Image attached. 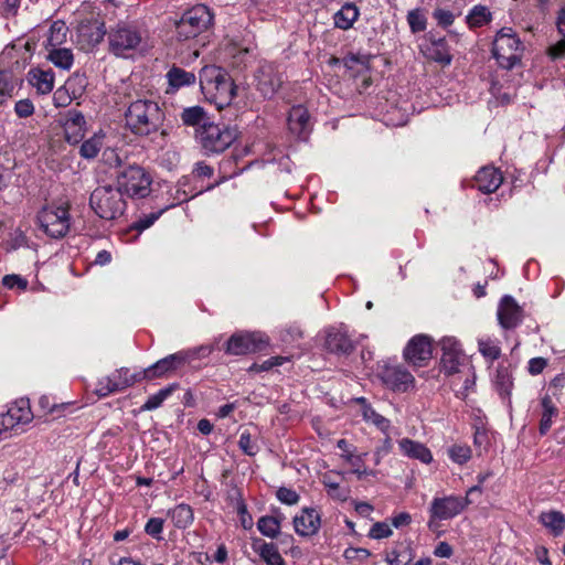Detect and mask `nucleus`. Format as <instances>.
I'll use <instances>...</instances> for the list:
<instances>
[{
    "mask_svg": "<svg viewBox=\"0 0 565 565\" xmlns=\"http://www.w3.org/2000/svg\"><path fill=\"white\" fill-rule=\"evenodd\" d=\"M109 52L118 57H130L148 46L149 30L143 21H119L107 32Z\"/></svg>",
    "mask_w": 565,
    "mask_h": 565,
    "instance_id": "nucleus-1",
    "label": "nucleus"
},
{
    "mask_svg": "<svg viewBox=\"0 0 565 565\" xmlns=\"http://www.w3.org/2000/svg\"><path fill=\"white\" fill-rule=\"evenodd\" d=\"M125 120L134 135L146 137L160 130L164 121V113L153 100L137 99L128 106Z\"/></svg>",
    "mask_w": 565,
    "mask_h": 565,
    "instance_id": "nucleus-2",
    "label": "nucleus"
},
{
    "mask_svg": "<svg viewBox=\"0 0 565 565\" xmlns=\"http://www.w3.org/2000/svg\"><path fill=\"white\" fill-rule=\"evenodd\" d=\"M89 205L104 220H115L126 210L124 193L118 186H97L90 194Z\"/></svg>",
    "mask_w": 565,
    "mask_h": 565,
    "instance_id": "nucleus-3",
    "label": "nucleus"
},
{
    "mask_svg": "<svg viewBox=\"0 0 565 565\" xmlns=\"http://www.w3.org/2000/svg\"><path fill=\"white\" fill-rule=\"evenodd\" d=\"M195 138L205 153H220L236 140L237 131L230 126L209 121L196 128Z\"/></svg>",
    "mask_w": 565,
    "mask_h": 565,
    "instance_id": "nucleus-4",
    "label": "nucleus"
},
{
    "mask_svg": "<svg viewBox=\"0 0 565 565\" xmlns=\"http://www.w3.org/2000/svg\"><path fill=\"white\" fill-rule=\"evenodd\" d=\"M38 222L50 237H64L71 226L70 204L66 201H60L43 206L38 213Z\"/></svg>",
    "mask_w": 565,
    "mask_h": 565,
    "instance_id": "nucleus-5",
    "label": "nucleus"
},
{
    "mask_svg": "<svg viewBox=\"0 0 565 565\" xmlns=\"http://www.w3.org/2000/svg\"><path fill=\"white\" fill-rule=\"evenodd\" d=\"M523 43L511 28H502L495 35L492 54L499 65L505 70L513 68L521 62Z\"/></svg>",
    "mask_w": 565,
    "mask_h": 565,
    "instance_id": "nucleus-6",
    "label": "nucleus"
},
{
    "mask_svg": "<svg viewBox=\"0 0 565 565\" xmlns=\"http://www.w3.org/2000/svg\"><path fill=\"white\" fill-rule=\"evenodd\" d=\"M213 22V13L205 4H196L186 10L175 23L178 41L195 39L206 31Z\"/></svg>",
    "mask_w": 565,
    "mask_h": 565,
    "instance_id": "nucleus-7",
    "label": "nucleus"
},
{
    "mask_svg": "<svg viewBox=\"0 0 565 565\" xmlns=\"http://www.w3.org/2000/svg\"><path fill=\"white\" fill-rule=\"evenodd\" d=\"M151 175L139 166H128L117 175V186L131 199H143L151 192Z\"/></svg>",
    "mask_w": 565,
    "mask_h": 565,
    "instance_id": "nucleus-8",
    "label": "nucleus"
},
{
    "mask_svg": "<svg viewBox=\"0 0 565 565\" xmlns=\"http://www.w3.org/2000/svg\"><path fill=\"white\" fill-rule=\"evenodd\" d=\"M200 85L203 92L230 103L235 95V87L222 68L205 66L200 72Z\"/></svg>",
    "mask_w": 565,
    "mask_h": 565,
    "instance_id": "nucleus-9",
    "label": "nucleus"
},
{
    "mask_svg": "<svg viewBox=\"0 0 565 565\" xmlns=\"http://www.w3.org/2000/svg\"><path fill=\"white\" fill-rule=\"evenodd\" d=\"M471 501L468 498L447 495L434 498L429 507L428 526L433 529L438 521L450 520L460 514Z\"/></svg>",
    "mask_w": 565,
    "mask_h": 565,
    "instance_id": "nucleus-10",
    "label": "nucleus"
},
{
    "mask_svg": "<svg viewBox=\"0 0 565 565\" xmlns=\"http://www.w3.org/2000/svg\"><path fill=\"white\" fill-rule=\"evenodd\" d=\"M142 380L141 371L130 373L129 369L120 367L115 370L111 374L99 379L95 387V393L99 397H106L113 393L121 392Z\"/></svg>",
    "mask_w": 565,
    "mask_h": 565,
    "instance_id": "nucleus-11",
    "label": "nucleus"
},
{
    "mask_svg": "<svg viewBox=\"0 0 565 565\" xmlns=\"http://www.w3.org/2000/svg\"><path fill=\"white\" fill-rule=\"evenodd\" d=\"M269 343L268 338L260 332L234 333L226 342L225 351L232 355H244L264 350Z\"/></svg>",
    "mask_w": 565,
    "mask_h": 565,
    "instance_id": "nucleus-12",
    "label": "nucleus"
},
{
    "mask_svg": "<svg viewBox=\"0 0 565 565\" xmlns=\"http://www.w3.org/2000/svg\"><path fill=\"white\" fill-rule=\"evenodd\" d=\"M440 347L443 351L440 359L441 372L446 375L461 373V367H467V365L459 342L455 338L447 337L440 341Z\"/></svg>",
    "mask_w": 565,
    "mask_h": 565,
    "instance_id": "nucleus-13",
    "label": "nucleus"
},
{
    "mask_svg": "<svg viewBox=\"0 0 565 565\" xmlns=\"http://www.w3.org/2000/svg\"><path fill=\"white\" fill-rule=\"evenodd\" d=\"M190 362V352L179 351L170 354L141 371L143 380H153L175 372Z\"/></svg>",
    "mask_w": 565,
    "mask_h": 565,
    "instance_id": "nucleus-14",
    "label": "nucleus"
},
{
    "mask_svg": "<svg viewBox=\"0 0 565 565\" xmlns=\"http://www.w3.org/2000/svg\"><path fill=\"white\" fill-rule=\"evenodd\" d=\"M404 358L415 367L425 366L433 358L431 339L425 334L413 337L404 349Z\"/></svg>",
    "mask_w": 565,
    "mask_h": 565,
    "instance_id": "nucleus-15",
    "label": "nucleus"
},
{
    "mask_svg": "<svg viewBox=\"0 0 565 565\" xmlns=\"http://www.w3.org/2000/svg\"><path fill=\"white\" fill-rule=\"evenodd\" d=\"M256 89L264 98H271L282 84L277 66L274 63H263L255 74Z\"/></svg>",
    "mask_w": 565,
    "mask_h": 565,
    "instance_id": "nucleus-16",
    "label": "nucleus"
},
{
    "mask_svg": "<svg viewBox=\"0 0 565 565\" xmlns=\"http://www.w3.org/2000/svg\"><path fill=\"white\" fill-rule=\"evenodd\" d=\"M105 24L97 19L82 21L77 26V43L84 51L97 46L107 34Z\"/></svg>",
    "mask_w": 565,
    "mask_h": 565,
    "instance_id": "nucleus-17",
    "label": "nucleus"
},
{
    "mask_svg": "<svg viewBox=\"0 0 565 565\" xmlns=\"http://www.w3.org/2000/svg\"><path fill=\"white\" fill-rule=\"evenodd\" d=\"M497 317L501 328L510 330L522 323L524 311L512 296L505 295L499 302Z\"/></svg>",
    "mask_w": 565,
    "mask_h": 565,
    "instance_id": "nucleus-18",
    "label": "nucleus"
},
{
    "mask_svg": "<svg viewBox=\"0 0 565 565\" xmlns=\"http://www.w3.org/2000/svg\"><path fill=\"white\" fill-rule=\"evenodd\" d=\"M386 387L394 392L405 393L415 386L414 376L403 366H386L381 374Z\"/></svg>",
    "mask_w": 565,
    "mask_h": 565,
    "instance_id": "nucleus-19",
    "label": "nucleus"
},
{
    "mask_svg": "<svg viewBox=\"0 0 565 565\" xmlns=\"http://www.w3.org/2000/svg\"><path fill=\"white\" fill-rule=\"evenodd\" d=\"M1 425L7 426L8 429H13L20 424H28L32 420L33 414L30 407L29 399L15 401L4 414H0Z\"/></svg>",
    "mask_w": 565,
    "mask_h": 565,
    "instance_id": "nucleus-20",
    "label": "nucleus"
},
{
    "mask_svg": "<svg viewBox=\"0 0 565 565\" xmlns=\"http://www.w3.org/2000/svg\"><path fill=\"white\" fill-rule=\"evenodd\" d=\"M288 129L299 139H307L311 131V121L308 109L302 105L292 106L288 114Z\"/></svg>",
    "mask_w": 565,
    "mask_h": 565,
    "instance_id": "nucleus-21",
    "label": "nucleus"
},
{
    "mask_svg": "<svg viewBox=\"0 0 565 565\" xmlns=\"http://www.w3.org/2000/svg\"><path fill=\"white\" fill-rule=\"evenodd\" d=\"M85 124L83 114L76 109H70L64 114L62 125L67 142L78 143L83 139Z\"/></svg>",
    "mask_w": 565,
    "mask_h": 565,
    "instance_id": "nucleus-22",
    "label": "nucleus"
},
{
    "mask_svg": "<svg viewBox=\"0 0 565 565\" xmlns=\"http://www.w3.org/2000/svg\"><path fill=\"white\" fill-rule=\"evenodd\" d=\"M320 524V514L312 508H305L300 514L294 518L295 531L301 536H311L316 534Z\"/></svg>",
    "mask_w": 565,
    "mask_h": 565,
    "instance_id": "nucleus-23",
    "label": "nucleus"
},
{
    "mask_svg": "<svg viewBox=\"0 0 565 565\" xmlns=\"http://www.w3.org/2000/svg\"><path fill=\"white\" fill-rule=\"evenodd\" d=\"M324 345L328 351L337 354H349L354 349L347 331L338 328L327 329Z\"/></svg>",
    "mask_w": 565,
    "mask_h": 565,
    "instance_id": "nucleus-24",
    "label": "nucleus"
},
{
    "mask_svg": "<svg viewBox=\"0 0 565 565\" xmlns=\"http://www.w3.org/2000/svg\"><path fill=\"white\" fill-rule=\"evenodd\" d=\"M423 52L428 60L443 66L449 65L452 61V55L445 38L431 39L424 45Z\"/></svg>",
    "mask_w": 565,
    "mask_h": 565,
    "instance_id": "nucleus-25",
    "label": "nucleus"
},
{
    "mask_svg": "<svg viewBox=\"0 0 565 565\" xmlns=\"http://www.w3.org/2000/svg\"><path fill=\"white\" fill-rule=\"evenodd\" d=\"M166 78L168 82L167 94H173L183 87L193 86L196 82V76L193 72L185 71L177 65L170 67Z\"/></svg>",
    "mask_w": 565,
    "mask_h": 565,
    "instance_id": "nucleus-26",
    "label": "nucleus"
},
{
    "mask_svg": "<svg viewBox=\"0 0 565 565\" xmlns=\"http://www.w3.org/2000/svg\"><path fill=\"white\" fill-rule=\"evenodd\" d=\"M503 181L501 172L493 167L481 168L475 178L476 186L483 193H493Z\"/></svg>",
    "mask_w": 565,
    "mask_h": 565,
    "instance_id": "nucleus-27",
    "label": "nucleus"
},
{
    "mask_svg": "<svg viewBox=\"0 0 565 565\" xmlns=\"http://www.w3.org/2000/svg\"><path fill=\"white\" fill-rule=\"evenodd\" d=\"M337 447L342 450L341 457L353 467L352 472L356 475L359 479H363L365 476H374V471L363 466V455H354L352 449L345 439H339Z\"/></svg>",
    "mask_w": 565,
    "mask_h": 565,
    "instance_id": "nucleus-28",
    "label": "nucleus"
},
{
    "mask_svg": "<svg viewBox=\"0 0 565 565\" xmlns=\"http://www.w3.org/2000/svg\"><path fill=\"white\" fill-rule=\"evenodd\" d=\"M398 446L403 455L409 458L417 459L423 463H429L433 460L431 451L424 444L409 438H402Z\"/></svg>",
    "mask_w": 565,
    "mask_h": 565,
    "instance_id": "nucleus-29",
    "label": "nucleus"
},
{
    "mask_svg": "<svg viewBox=\"0 0 565 565\" xmlns=\"http://www.w3.org/2000/svg\"><path fill=\"white\" fill-rule=\"evenodd\" d=\"M29 82L40 94H47L54 86V73L34 68L29 72Z\"/></svg>",
    "mask_w": 565,
    "mask_h": 565,
    "instance_id": "nucleus-30",
    "label": "nucleus"
},
{
    "mask_svg": "<svg viewBox=\"0 0 565 565\" xmlns=\"http://www.w3.org/2000/svg\"><path fill=\"white\" fill-rule=\"evenodd\" d=\"M539 521L553 536H559L565 530V514L561 511L551 510L542 512Z\"/></svg>",
    "mask_w": 565,
    "mask_h": 565,
    "instance_id": "nucleus-31",
    "label": "nucleus"
},
{
    "mask_svg": "<svg viewBox=\"0 0 565 565\" xmlns=\"http://www.w3.org/2000/svg\"><path fill=\"white\" fill-rule=\"evenodd\" d=\"M46 58L57 68L68 71L74 64V54L71 49L67 47H54L46 50Z\"/></svg>",
    "mask_w": 565,
    "mask_h": 565,
    "instance_id": "nucleus-32",
    "label": "nucleus"
},
{
    "mask_svg": "<svg viewBox=\"0 0 565 565\" xmlns=\"http://www.w3.org/2000/svg\"><path fill=\"white\" fill-rule=\"evenodd\" d=\"M359 9L355 4L348 2L334 14V25L342 30H349L359 18Z\"/></svg>",
    "mask_w": 565,
    "mask_h": 565,
    "instance_id": "nucleus-33",
    "label": "nucleus"
},
{
    "mask_svg": "<svg viewBox=\"0 0 565 565\" xmlns=\"http://www.w3.org/2000/svg\"><path fill=\"white\" fill-rule=\"evenodd\" d=\"M356 401L362 404L361 412L364 420L372 423L382 433L387 434L391 427L390 420L384 416L380 415L374 408H372L371 405L366 403V399L364 397H359Z\"/></svg>",
    "mask_w": 565,
    "mask_h": 565,
    "instance_id": "nucleus-34",
    "label": "nucleus"
},
{
    "mask_svg": "<svg viewBox=\"0 0 565 565\" xmlns=\"http://www.w3.org/2000/svg\"><path fill=\"white\" fill-rule=\"evenodd\" d=\"M180 119L184 126L201 127L204 122H209L206 111L201 106H191L184 108L180 114Z\"/></svg>",
    "mask_w": 565,
    "mask_h": 565,
    "instance_id": "nucleus-35",
    "label": "nucleus"
},
{
    "mask_svg": "<svg viewBox=\"0 0 565 565\" xmlns=\"http://www.w3.org/2000/svg\"><path fill=\"white\" fill-rule=\"evenodd\" d=\"M105 134L99 130L86 139L79 147V154L85 159H94L104 148Z\"/></svg>",
    "mask_w": 565,
    "mask_h": 565,
    "instance_id": "nucleus-36",
    "label": "nucleus"
},
{
    "mask_svg": "<svg viewBox=\"0 0 565 565\" xmlns=\"http://www.w3.org/2000/svg\"><path fill=\"white\" fill-rule=\"evenodd\" d=\"M68 28L63 21H54L49 30L45 49L60 47L66 41Z\"/></svg>",
    "mask_w": 565,
    "mask_h": 565,
    "instance_id": "nucleus-37",
    "label": "nucleus"
},
{
    "mask_svg": "<svg viewBox=\"0 0 565 565\" xmlns=\"http://www.w3.org/2000/svg\"><path fill=\"white\" fill-rule=\"evenodd\" d=\"M494 387L503 398H509L513 387L512 373L508 367L499 366L494 376Z\"/></svg>",
    "mask_w": 565,
    "mask_h": 565,
    "instance_id": "nucleus-38",
    "label": "nucleus"
},
{
    "mask_svg": "<svg viewBox=\"0 0 565 565\" xmlns=\"http://www.w3.org/2000/svg\"><path fill=\"white\" fill-rule=\"evenodd\" d=\"M541 404L543 413L540 420V433L541 435H545L550 430L553 423V418L557 416L558 411L553 404L550 396L543 397Z\"/></svg>",
    "mask_w": 565,
    "mask_h": 565,
    "instance_id": "nucleus-39",
    "label": "nucleus"
},
{
    "mask_svg": "<svg viewBox=\"0 0 565 565\" xmlns=\"http://www.w3.org/2000/svg\"><path fill=\"white\" fill-rule=\"evenodd\" d=\"M173 524L179 529H185L193 522V511L190 505L181 503L169 512Z\"/></svg>",
    "mask_w": 565,
    "mask_h": 565,
    "instance_id": "nucleus-40",
    "label": "nucleus"
},
{
    "mask_svg": "<svg viewBox=\"0 0 565 565\" xmlns=\"http://www.w3.org/2000/svg\"><path fill=\"white\" fill-rule=\"evenodd\" d=\"M414 557L412 547L407 544H401L398 548L393 550L386 556V562L390 565H407Z\"/></svg>",
    "mask_w": 565,
    "mask_h": 565,
    "instance_id": "nucleus-41",
    "label": "nucleus"
},
{
    "mask_svg": "<svg viewBox=\"0 0 565 565\" xmlns=\"http://www.w3.org/2000/svg\"><path fill=\"white\" fill-rule=\"evenodd\" d=\"M258 553L267 565H285V561L274 543L263 542L258 548Z\"/></svg>",
    "mask_w": 565,
    "mask_h": 565,
    "instance_id": "nucleus-42",
    "label": "nucleus"
},
{
    "mask_svg": "<svg viewBox=\"0 0 565 565\" xmlns=\"http://www.w3.org/2000/svg\"><path fill=\"white\" fill-rule=\"evenodd\" d=\"M74 79H68L64 86L58 87L53 94V103L56 107H66L76 97V92L71 90Z\"/></svg>",
    "mask_w": 565,
    "mask_h": 565,
    "instance_id": "nucleus-43",
    "label": "nucleus"
},
{
    "mask_svg": "<svg viewBox=\"0 0 565 565\" xmlns=\"http://www.w3.org/2000/svg\"><path fill=\"white\" fill-rule=\"evenodd\" d=\"M258 531L270 539H275L280 532V522L269 515L262 516L257 522Z\"/></svg>",
    "mask_w": 565,
    "mask_h": 565,
    "instance_id": "nucleus-44",
    "label": "nucleus"
},
{
    "mask_svg": "<svg viewBox=\"0 0 565 565\" xmlns=\"http://www.w3.org/2000/svg\"><path fill=\"white\" fill-rule=\"evenodd\" d=\"M466 21L471 28H479L490 21V12L483 6H475L468 15Z\"/></svg>",
    "mask_w": 565,
    "mask_h": 565,
    "instance_id": "nucleus-45",
    "label": "nucleus"
},
{
    "mask_svg": "<svg viewBox=\"0 0 565 565\" xmlns=\"http://www.w3.org/2000/svg\"><path fill=\"white\" fill-rule=\"evenodd\" d=\"M322 483L327 488V492L329 497L339 501H347L350 497L349 488H341L338 482L332 481L329 475H324L322 478Z\"/></svg>",
    "mask_w": 565,
    "mask_h": 565,
    "instance_id": "nucleus-46",
    "label": "nucleus"
},
{
    "mask_svg": "<svg viewBox=\"0 0 565 565\" xmlns=\"http://www.w3.org/2000/svg\"><path fill=\"white\" fill-rule=\"evenodd\" d=\"M303 337V331L298 323H289L279 330V339L286 344L298 342Z\"/></svg>",
    "mask_w": 565,
    "mask_h": 565,
    "instance_id": "nucleus-47",
    "label": "nucleus"
},
{
    "mask_svg": "<svg viewBox=\"0 0 565 565\" xmlns=\"http://www.w3.org/2000/svg\"><path fill=\"white\" fill-rule=\"evenodd\" d=\"M15 83L11 73L0 71V105L12 97Z\"/></svg>",
    "mask_w": 565,
    "mask_h": 565,
    "instance_id": "nucleus-48",
    "label": "nucleus"
},
{
    "mask_svg": "<svg viewBox=\"0 0 565 565\" xmlns=\"http://www.w3.org/2000/svg\"><path fill=\"white\" fill-rule=\"evenodd\" d=\"M175 385H170L160 390L158 393L148 397L147 402L142 405L143 411H153L162 405V403L171 395Z\"/></svg>",
    "mask_w": 565,
    "mask_h": 565,
    "instance_id": "nucleus-49",
    "label": "nucleus"
},
{
    "mask_svg": "<svg viewBox=\"0 0 565 565\" xmlns=\"http://www.w3.org/2000/svg\"><path fill=\"white\" fill-rule=\"evenodd\" d=\"M407 22L413 33L423 32L427 28V19L420 9H413L408 11Z\"/></svg>",
    "mask_w": 565,
    "mask_h": 565,
    "instance_id": "nucleus-50",
    "label": "nucleus"
},
{
    "mask_svg": "<svg viewBox=\"0 0 565 565\" xmlns=\"http://www.w3.org/2000/svg\"><path fill=\"white\" fill-rule=\"evenodd\" d=\"M479 352L488 360L494 361L500 358L501 349L495 341L486 338L478 340Z\"/></svg>",
    "mask_w": 565,
    "mask_h": 565,
    "instance_id": "nucleus-51",
    "label": "nucleus"
},
{
    "mask_svg": "<svg viewBox=\"0 0 565 565\" xmlns=\"http://www.w3.org/2000/svg\"><path fill=\"white\" fill-rule=\"evenodd\" d=\"M448 456L454 462L463 465L471 458V449L466 445H454L448 449Z\"/></svg>",
    "mask_w": 565,
    "mask_h": 565,
    "instance_id": "nucleus-52",
    "label": "nucleus"
},
{
    "mask_svg": "<svg viewBox=\"0 0 565 565\" xmlns=\"http://www.w3.org/2000/svg\"><path fill=\"white\" fill-rule=\"evenodd\" d=\"M238 446L247 456H255L259 451V447L252 440V436L247 430L242 431L239 435Z\"/></svg>",
    "mask_w": 565,
    "mask_h": 565,
    "instance_id": "nucleus-53",
    "label": "nucleus"
},
{
    "mask_svg": "<svg viewBox=\"0 0 565 565\" xmlns=\"http://www.w3.org/2000/svg\"><path fill=\"white\" fill-rule=\"evenodd\" d=\"M175 204L172 203L169 206H166L164 209H161L158 212H152L150 214L145 215L143 217H140L135 224L134 227L138 231H143L149 228L160 216L161 214L168 210L171 206H174Z\"/></svg>",
    "mask_w": 565,
    "mask_h": 565,
    "instance_id": "nucleus-54",
    "label": "nucleus"
},
{
    "mask_svg": "<svg viewBox=\"0 0 565 565\" xmlns=\"http://www.w3.org/2000/svg\"><path fill=\"white\" fill-rule=\"evenodd\" d=\"M393 534V531L386 522H376L372 525L369 536L374 540L387 539Z\"/></svg>",
    "mask_w": 565,
    "mask_h": 565,
    "instance_id": "nucleus-55",
    "label": "nucleus"
},
{
    "mask_svg": "<svg viewBox=\"0 0 565 565\" xmlns=\"http://www.w3.org/2000/svg\"><path fill=\"white\" fill-rule=\"evenodd\" d=\"M434 19L437 24L444 29L450 26L455 21V15L451 11L443 8H437L433 12Z\"/></svg>",
    "mask_w": 565,
    "mask_h": 565,
    "instance_id": "nucleus-56",
    "label": "nucleus"
},
{
    "mask_svg": "<svg viewBox=\"0 0 565 565\" xmlns=\"http://www.w3.org/2000/svg\"><path fill=\"white\" fill-rule=\"evenodd\" d=\"M276 497L281 503L288 505L297 504L300 499L299 494L295 490L286 487H280L276 492Z\"/></svg>",
    "mask_w": 565,
    "mask_h": 565,
    "instance_id": "nucleus-57",
    "label": "nucleus"
},
{
    "mask_svg": "<svg viewBox=\"0 0 565 565\" xmlns=\"http://www.w3.org/2000/svg\"><path fill=\"white\" fill-rule=\"evenodd\" d=\"M163 531V520L160 518H151L145 526V532L153 539L160 540Z\"/></svg>",
    "mask_w": 565,
    "mask_h": 565,
    "instance_id": "nucleus-58",
    "label": "nucleus"
},
{
    "mask_svg": "<svg viewBox=\"0 0 565 565\" xmlns=\"http://www.w3.org/2000/svg\"><path fill=\"white\" fill-rule=\"evenodd\" d=\"M2 285L8 289L19 288L24 290L28 287V281L21 276L12 274L2 278Z\"/></svg>",
    "mask_w": 565,
    "mask_h": 565,
    "instance_id": "nucleus-59",
    "label": "nucleus"
},
{
    "mask_svg": "<svg viewBox=\"0 0 565 565\" xmlns=\"http://www.w3.org/2000/svg\"><path fill=\"white\" fill-rule=\"evenodd\" d=\"M14 111L20 118H26L34 111V106L30 99H21L15 103Z\"/></svg>",
    "mask_w": 565,
    "mask_h": 565,
    "instance_id": "nucleus-60",
    "label": "nucleus"
},
{
    "mask_svg": "<svg viewBox=\"0 0 565 565\" xmlns=\"http://www.w3.org/2000/svg\"><path fill=\"white\" fill-rule=\"evenodd\" d=\"M547 54L551 58H562L565 56V38L561 36V39L553 45H551L547 50Z\"/></svg>",
    "mask_w": 565,
    "mask_h": 565,
    "instance_id": "nucleus-61",
    "label": "nucleus"
},
{
    "mask_svg": "<svg viewBox=\"0 0 565 565\" xmlns=\"http://www.w3.org/2000/svg\"><path fill=\"white\" fill-rule=\"evenodd\" d=\"M392 450V440L390 436L386 434V437L384 438L382 445L376 448L374 452L375 457V465H379L381 462V459L386 456Z\"/></svg>",
    "mask_w": 565,
    "mask_h": 565,
    "instance_id": "nucleus-62",
    "label": "nucleus"
},
{
    "mask_svg": "<svg viewBox=\"0 0 565 565\" xmlns=\"http://www.w3.org/2000/svg\"><path fill=\"white\" fill-rule=\"evenodd\" d=\"M547 365V361L544 358H533L529 361V372L532 375H537L543 372L545 366Z\"/></svg>",
    "mask_w": 565,
    "mask_h": 565,
    "instance_id": "nucleus-63",
    "label": "nucleus"
},
{
    "mask_svg": "<svg viewBox=\"0 0 565 565\" xmlns=\"http://www.w3.org/2000/svg\"><path fill=\"white\" fill-rule=\"evenodd\" d=\"M555 26L558 35L565 38V4L556 13Z\"/></svg>",
    "mask_w": 565,
    "mask_h": 565,
    "instance_id": "nucleus-64",
    "label": "nucleus"
}]
</instances>
